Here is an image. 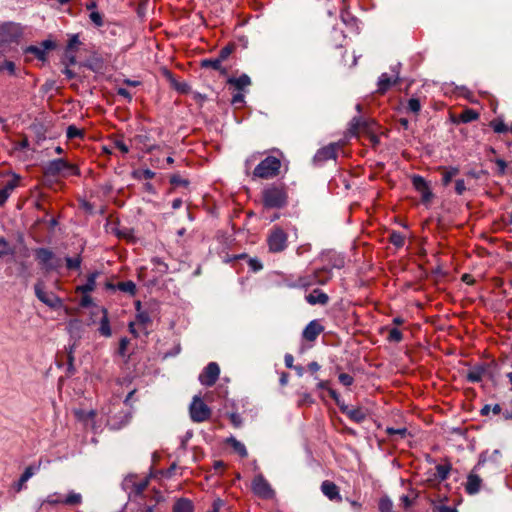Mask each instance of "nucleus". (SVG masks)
<instances>
[{
	"label": "nucleus",
	"mask_w": 512,
	"mask_h": 512,
	"mask_svg": "<svg viewBox=\"0 0 512 512\" xmlns=\"http://www.w3.org/2000/svg\"><path fill=\"white\" fill-rule=\"evenodd\" d=\"M107 232L114 234L118 238L125 239L128 242H134V231L129 226H110Z\"/></svg>",
	"instance_id": "a211bd4d"
},
{
	"label": "nucleus",
	"mask_w": 512,
	"mask_h": 512,
	"mask_svg": "<svg viewBox=\"0 0 512 512\" xmlns=\"http://www.w3.org/2000/svg\"><path fill=\"white\" fill-rule=\"evenodd\" d=\"M44 174L49 177L79 175V170L75 165L64 159H55L48 162L44 167Z\"/></svg>",
	"instance_id": "7ed1b4c3"
},
{
	"label": "nucleus",
	"mask_w": 512,
	"mask_h": 512,
	"mask_svg": "<svg viewBox=\"0 0 512 512\" xmlns=\"http://www.w3.org/2000/svg\"><path fill=\"white\" fill-rule=\"evenodd\" d=\"M421 109L420 101L417 98H411L408 101V110L413 113H418Z\"/></svg>",
	"instance_id": "de8ad7c7"
},
{
	"label": "nucleus",
	"mask_w": 512,
	"mask_h": 512,
	"mask_svg": "<svg viewBox=\"0 0 512 512\" xmlns=\"http://www.w3.org/2000/svg\"><path fill=\"white\" fill-rule=\"evenodd\" d=\"M479 118V114L471 108H467L459 115V120L463 123H469Z\"/></svg>",
	"instance_id": "cd10ccee"
},
{
	"label": "nucleus",
	"mask_w": 512,
	"mask_h": 512,
	"mask_svg": "<svg viewBox=\"0 0 512 512\" xmlns=\"http://www.w3.org/2000/svg\"><path fill=\"white\" fill-rule=\"evenodd\" d=\"M305 299L310 305H326L329 301L328 295L319 289H315L311 293L307 294Z\"/></svg>",
	"instance_id": "aec40b11"
},
{
	"label": "nucleus",
	"mask_w": 512,
	"mask_h": 512,
	"mask_svg": "<svg viewBox=\"0 0 512 512\" xmlns=\"http://www.w3.org/2000/svg\"><path fill=\"white\" fill-rule=\"evenodd\" d=\"M386 432L388 435H400L401 437H404L406 435V428L401 429H394V428H387Z\"/></svg>",
	"instance_id": "680f3d73"
},
{
	"label": "nucleus",
	"mask_w": 512,
	"mask_h": 512,
	"mask_svg": "<svg viewBox=\"0 0 512 512\" xmlns=\"http://www.w3.org/2000/svg\"><path fill=\"white\" fill-rule=\"evenodd\" d=\"M82 503V496L80 493H76V492H70L64 499H63V504L64 505H70V506H74V505H79Z\"/></svg>",
	"instance_id": "c756f323"
},
{
	"label": "nucleus",
	"mask_w": 512,
	"mask_h": 512,
	"mask_svg": "<svg viewBox=\"0 0 512 512\" xmlns=\"http://www.w3.org/2000/svg\"><path fill=\"white\" fill-rule=\"evenodd\" d=\"M170 182L174 186H180V185L186 186V185H188V181L183 179L179 174H175V175L171 176Z\"/></svg>",
	"instance_id": "3c124183"
},
{
	"label": "nucleus",
	"mask_w": 512,
	"mask_h": 512,
	"mask_svg": "<svg viewBox=\"0 0 512 512\" xmlns=\"http://www.w3.org/2000/svg\"><path fill=\"white\" fill-rule=\"evenodd\" d=\"M288 199L284 186L272 185L262 192V200L265 207L280 208L286 205Z\"/></svg>",
	"instance_id": "f257e3e1"
},
{
	"label": "nucleus",
	"mask_w": 512,
	"mask_h": 512,
	"mask_svg": "<svg viewBox=\"0 0 512 512\" xmlns=\"http://www.w3.org/2000/svg\"><path fill=\"white\" fill-rule=\"evenodd\" d=\"M281 168V161L274 156H268L262 160L254 169V177L270 179L276 177Z\"/></svg>",
	"instance_id": "f03ea898"
},
{
	"label": "nucleus",
	"mask_w": 512,
	"mask_h": 512,
	"mask_svg": "<svg viewBox=\"0 0 512 512\" xmlns=\"http://www.w3.org/2000/svg\"><path fill=\"white\" fill-rule=\"evenodd\" d=\"M34 475V468L32 466H28L19 479V488L20 490L22 486Z\"/></svg>",
	"instance_id": "a19ab883"
},
{
	"label": "nucleus",
	"mask_w": 512,
	"mask_h": 512,
	"mask_svg": "<svg viewBox=\"0 0 512 512\" xmlns=\"http://www.w3.org/2000/svg\"><path fill=\"white\" fill-rule=\"evenodd\" d=\"M12 252L13 251L9 243L3 238H0V259L9 254H12Z\"/></svg>",
	"instance_id": "37998d69"
},
{
	"label": "nucleus",
	"mask_w": 512,
	"mask_h": 512,
	"mask_svg": "<svg viewBox=\"0 0 512 512\" xmlns=\"http://www.w3.org/2000/svg\"><path fill=\"white\" fill-rule=\"evenodd\" d=\"M374 122H368L361 118H354L350 123L349 132L354 136L366 135L373 146L379 143V138L374 133Z\"/></svg>",
	"instance_id": "20e7f679"
},
{
	"label": "nucleus",
	"mask_w": 512,
	"mask_h": 512,
	"mask_svg": "<svg viewBox=\"0 0 512 512\" xmlns=\"http://www.w3.org/2000/svg\"><path fill=\"white\" fill-rule=\"evenodd\" d=\"M321 491L331 501L340 502L342 500L338 486L332 481H323L321 484Z\"/></svg>",
	"instance_id": "dca6fc26"
},
{
	"label": "nucleus",
	"mask_w": 512,
	"mask_h": 512,
	"mask_svg": "<svg viewBox=\"0 0 512 512\" xmlns=\"http://www.w3.org/2000/svg\"><path fill=\"white\" fill-rule=\"evenodd\" d=\"M42 44L44 48L38 46H29L25 49V53L33 54L39 60H45L46 49L52 48L53 45L51 41H44Z\"/></svg>",
	"instance_id": "5701e85b"
},
{
	"label": "nucleus",
	"mask_w": 512,
	"mask_h": 512,
	"mask_svg": "<svg viewBox=\"0 0 512 512\" xmlns=\"http://www.w3.org/2000/svg\"><path fill=\"white\" fill-rule=\"evenodd\" d=\"M267 241L271 252H281L286 248L287 235L282 229L275 228L272 230Z\"/></svg>",
	"instance_id": "1a4fd4ad"
},
{
	"label": "nucleus",
	"mask_w": 512,
	"mask_h": 512,
	"mask_svg": "<svg viewBox=\"0 0 512 512\" xmlns=\"http://www.w3.org/2000/svg\"><path fill=\"white\" fill-rule=\"evenodd\" d=\"M317 388L329 391V389L331 388L330 387V381H328V380H321V381H319L318 384H317Z\"/></svg>",
	"instance_id": "774afa93"
},
{
	"label": "nucleus",
	"mask_w": 512,
	"mask_h": 512,
	"mask_svg": "<svg viewBox=\"0 0 512 512\" xmlns=\"http://www.w3.org/2000/svg\"><path fill=\"white\" fill-rule=\"evenodd\" d=\"M412 185L421 194V198L424 203L430 202L433 194L429 188L428 183L423 177L414 175L412 177Z\"/></svg>",
	"instance_id": "f8f14e48"
},
{
	"label": "nucleus",
	"mask_w": 512,
	"mask_h": 512,
	"mask_svg": "<svg viewBox=\"0 0 512 512\" xmlns=\"http://www.w3.org/2000/svg\"><path fill=\"white\" fill-rule=\"evenodd\" d=\"M455 191L459 195H462L466 191V185H465V181L463 179L456 180Z\"/></svg>",
	"instance_id": "13d9d810"
},
{
	"label": "nucleus",
	"mask_w": 512,
	"mask_h": 512,
	"mask_svg": "<svg viewBox=\"0 0 512 512\" xmlns=\"http://www.w3.org/2000/svg\"><path fill=\"white\" fill-rule=\"evenodd\" d=\"M339 148L340 145L338 143H330L316 152L314 160L321 163L330 159H335Z\"/></svg>",
	"instance_id": "4468645a"
},
{
	"label": "nucleus",
	"mask_w": 512,
	"mask_h": 512,
	"mask_svg": "<svg viewBox=\"0 0 512 512\" xmlns=\"http://www.w3.org/2000/svg\"><path fill=\"white\" fill-rule=\"evenodd\" d=\"M329 395L331 396V398L336 402V404L340 407L342 405H344L343 403L340 402V396L339 394L337 393L336 390L330 388L329 391H328Z\"/></svg>",
	"instance_id": "0e129e2a"
},
{
	"label": "nucleus",
	"mask_w": 512,
	"mask_h": 512,
	"mask_svg": "<svg viewBox=\"0 0 512 512\" xmlns=\"http://www.w3.org/2000/svg\"><path fill=\"white\" fill-rule=\"evenodd\" d=\"M75 416L78 420L83 422H88L89 420L93 421L96 417V411L95 410H77L75 411Z\"/></svg>",
	"instance_id": "c85d7f7f"
},
{
	"label": "nucleus",
	"mask_w": 512,
	"mask_h": 512,
	"mask_svg": "<svg viewBox=\"0 0 512 512\" xmlns=\"http://www.w3.org/2000/svg\"><path fill=\"white\" fill-rule=\"evenodd\" d=\"M118 289L133 295L136 291V285L132 281L119 282Z\"/></svg>",
	"instance_id": "4c0bfd02"
},
{
	"label": "nucleus",
	"mask_w": 512,
	"mask_h": 512,
	"mask_svg": "<svg viewBox=\"0 0 512 512\" xmlns=\"http://www.w3.org/2000/svg\"><path fill=\"white\" fill-rule=\"evenodd\" d=\"M190 415L193 421L204 422L209 419L211 411L204 401L196 396L190 405Z\"/></svg>",
	"instance_id": "0eeeda50"
},
{
	"label": "nucleus",
	"mask_w": 512,
	"mask_h": 512,
	"mask_svg": "<svg viewBox=\"0 0 512 512\" xmlns=\"http://www.w3.org/2000/svg\"><path fill=\"white\" fill-rule=\"evenodd\" d=\"M35 294L37 296V298L45 303L46 305H48L49 307H52V308H57V307H61L62 306V301L60 298H58L57 296H55L54 294L52 293H47L45 290H44V285L42 282H38L36 285H35Z\"/></svg>",
	"instance_id": "9b49d317"
},
{
	"label": "nucleus",
	"mask_w": 512,
	"mask_h": 512,
	"mask_svg": "<svg viewBox=\"0 0 512 512\" xmlns=\"http://www.w3.org/2000/svg\"><path fill=\"white\" fill-rule=\"evenodd\" d=\"M400 500H401L402 505H403V507H404L405 509H408V508H409V507H411V506H412V504H413V499H411V498H410L409 496H407V495H403V496L401 497V499H400Z\"/></svg>",
	"instance_id": "69168bd1"
},
{
	"label": "nucleus",
	"mask_w": 512,
	"mask_h": 512,
	"mask_svg": "<svg viewBox=\"0 0 512 512\" xmlns=\"http://www.w3.org/2000/svg\"><path fill=\"white\" fill-rule=\"evenodd\" d=\"M458 173V169L453 168L450 171H446L443 175L442 181L444 185H448L452 178Z\"/></svg>",
	"instance_id": "8fccbe9b"
},
{
	"label": "nucleus",
	"mask_w": 512,
	"mask_h": 512,
	"mask_svg": "<svg viewBox=\"0 0 512 512\" xmlns=\"http://www.w3.org/2000/svg\"><path fill=\"white\" fill-rule=\"evenodd\" d=\"M2 70L5 69L8 71L10 75H15L16 73V65L13 61L6 60L3 64Z\"/></svg>",
	"instance_id": "4d7b16f0"
},
{
	"label": "nucleus",
	"mask_w": 512,
	"mask_h": 512,
	"mask_svg": "<svg viewBox=\"0 0 512 512\" xmlns=\"http://www.w3.org/2000/svg\"><path fill=\"white\" fill-rule=\"evenodd\" d=\"M332 273L328 269H318L310 274L299 277L297 286L301 288H309L316 284L324 285L331 279Z\"/></svg>",
	"instance_id": "39448f33"
},
{
	"label": "nucleus",
	"mask_w": 512,
	"mask_h": 512,
	"mask_svg": "<svg viewBox=\"0 0 512 512\" xmlns=\"http://www.w3.org/2000/svg\"><path fill=\"white\" fill-rule=\"evenodd\" d=\"M252 490L255 495L262 499H272L275 495L269 482L263 475H257L252 481Z\"/></svg>",
	"instance_id": "6e6552de"
},
{
	"label": "nucleus",
	"mask_w": 512,
	"mask_h": 512,
	"mask_svg": "<svg viewBox=\"0 0 512 512\" xmlns=\"http://www.w3.org/2000/svg\"><path fill=\"white\" fill-rule=\"evenodd\" d=\"M228 82L234 85L238 90H243L245 87L251 84L250 77L246 74H242L238 78L229 79Z\"/></svg>",
	"instance_id": "bb28decb"
},
{
	"label": "nucleus",
	"mask_w": 512,
	"mask_h": 512,
	"mask_svg": "<svg viewBox=\"0 0 512 512\" xmlns=\"http://www.w3.org/2000/svg\"><path fill=\"white\" fill-rule=\"evenodd\" d=\"M202 67L220 70L222 67V61L218 57L214 59H205L202 61Z\"/></svg>",
	"instance_id": "c9c22d12"
},
{
	"label": "nucleus",
	"mask_w": 512,
	"mask_h": 512,
	"mask_svg": "<svg viewBox=\"0 0 512 512\" xmlns=\"http://www.w3.org/2000/svg\"><path fill=\"white\" fill-rule=\"evenodd\" d=\"M128 345H129V340H128L127 338H122V339L120 340V342H119V348H118V353H119L121 356H125V355H126Z\"/></svg>",
	"instance_id": "6e6d98bb"
},
{
	"label": "nucleus",
	"mask_w": 512,
	"mask_h": 512,
	"mask_svg": "<svg viewBox=\"0 0 512 512\" xmlns=\"http://www.w3.org/2000/svg\"><path fill=\"white\" fill-rule=\"evenodd\" d=\"M231 447L234 449L235 452H237L241 457L247 456V450L243 443L239 442L235 438H230L228 440Z\"/></svg>",
	"instance_id": "473e14b6"
},
{
	"label": "nucleus",
	"mask_w": 512,
	"mask_h": 512,
	"mask_svg": "<svg viewBox=\"0 0 512 512\" xmlns=\"http://www.w3.org/2000/svg\"><path fill=\"white\" fill-rule=\"evenodd\" d=\"M90 17V20L98 27L102 26L103 25V19H102V15L97 12V11H93L90 13L89 15Z\"/></svg>",
	"instance_id": "09e8293b"
},
{
	"label": "nucleus",
	"mask_w": 512,
	"mask_h": 512,
	"mask_svg": "<svg viewBox=\"0 0 512 512\" xmlns=\"http://www.w3.org/2000/svg\"><path fill=\"white\" fill-rule=\"evenodd\" d=\"M482 484V479L474 473H470L467 477L465 490L468 494L473 495L479 492Z\"/></svg>",
	"instance_id": "412c9836"
},
{
	"label": "nucleus",
	"mask_w": 512,
	"mask_h": 512,
	"mask_svg": "<svg viewBox=\"0 0 512 512\" xmlns=\"http://www.w3.org/2000/svg\"><path fill=\"white\" fill-rule=\"evenodd\" d=\"M18 36L17 27L11 23L0 25V39L3 42H11Z\"/></svg>",
	"instance_id": "6ab92c4d"
},
{
	"label": "nucleus",
	"mask_w": 512,
	"mask_h": 512,
	"mask_svg": "<svg viewBox=\"0 0 512 512\" xmlns=\"http://www.w3.org/2000/svg\"><path fill=\"white\" fill-rule=\"evenodd\" d=\"M83 134V131L74 125H70L67 127L66 136L70 140L74 138H82Z\"/></svg>",
	"instance_id": "e433bc0d"
},
{
	"label": "nucleus",
	"mask_w": 512,
	"mask_h": 512,
	"mask_svg": "<svg viewBox=\"0 0 512 512\" xmlns=\"http://www.w3.org/2000/svg\"><path fill=\"white\" fill-rule=\"evenodd\" d=\"M504 418L512 419V398L509 401H504Z\"/></svg>",
	"instance_id": "603ef678"
},
{
	"label": "nucleus",
	"mask_w": 512,
	"mask_h": 512,
	"mask_svg": "<svg viewBox=\"0 0 512 512\" xmlns=\"http://www.w3.org/2000/svg\"><path fill=\"white\" fill-rule=\"evenodd\" d=\"M80 44L78 35H72L68 41L67 49L74 50Z\"/></svg>",
	"instance_id": "bf43d9fd"
},
{
	"label": "nucleus",
	"mask_w": 512,
	"mask_h": 512,
	"mask_svg": "<svg viewBox=\"0 0 512 512\" xmlns=\"http://www.w3.org/2000/svg\"><path fill=\"white\" fill-rule=\"evenodd\" d=\"M35 257L39 265L46 271L57 270L62 266V261L48 249L40 248L35 251Z\"/></svg>",
	"instance_id": "423d86ee"
},
{
	"label": "nucleus",
	"mask_w": 512,
	"mask_h": 512,
	"mask_svg": "<svg viewBox=\"0 0 512 512\" xmlns=\"http://www.w3.org/2000/svg\"><path fill=\"white\" fill-rule=\"evenodd\" d=\"M220 374V368L217 363L210 362L199 375V381L204 386H212L217 381Z\"/></svg>",
	"instance_id": "9d476101"
},
{
	"label": "nucleus",
	"mask_w": 512,
	"mask_h": 512,
	"mask_svg": "<svg viewBox=\"0 0 512 512\" xmlns=\"http://www.w3.org/2000/svg\"><path fill=\"white\" fill-rule=\"evenodd\" d=\"M383 331L388 332V335L386 336V339L388 342L399 343L403 340L402 332L396 327H393V328L385 327V328H383Z\"/></svg>",
	"instance_id": "a878e982"
},
{
	"label": "nucleus",
	"mask_w": 512,
	"mask_h": 512,
	"mask_svg": "<svg viewBox=\"0 0 512 512\" xmlns=\"http://www.w3.org/2000/svg\"><path fill=\"white\" fill-rule=\"evenodd\" d=\"M133 177L137 179H153L155 172L150 169L138 170L133 172Z\"/></svg>",
	"instance_id": "ea45409f"
},
{
	"label": "nucleus",
	"mask_w": 512,
	"mask_h": 512,
	"mask_svg": "<svg viewBox=\"0 0 512 512\" xmlns=\"http://www.w3.org/2000/svg\"><path fill=\"white\" fill-rule=\"evenodd\" d=\"M339 382L346 387L351 386L354 383V378L347 373H340L338 376Z\"/></svg>",
	"instance_id": "49530a36"
},
{
	"label": "nucleus",
	"mask_w": 512,
	"mask_h": 512,
	"mask_svg": "<svg viewBox=\"0 0 512 512\" xmlns=\"http://www.w3.org/2000/svg\"><path fill=\"white\" fill-rule=\"evenodd\" d=\"M114 146L123 154H127L129 152V147L125 144V142L122 139H116L114 141Z\"/></svg>",
	"instance_id": "5fc2aeb1"
},
{
	"label": "nucleus",
	"mask_w": 512,
	"mask_h": 512,
	"mask_svg": "<svg viewBox=\"0 0 512 512\" xmlns=\"http://www.w3.org/2000/svg\"><path fill=\"white\" fill-rule=\"evenodd\" d=\"M324 331V327L318 320L311 321L303 331V338L307 341L313 342Z\"/></svg>",
	"instance_id": "2eb2a0df"
},
{
	"label": "nucleus",
	"mask_w": 512,
	"mask_h": 512,
	"mask_svg": "<svg viewBox=\"0 0 512 512\" xmlns=\"http://www.w3.org/2000/svg\"><path fill=\"white\" fill-rule=\"evenodd\" d=\"M98 275H99L98 272H93V273L89 274L86 284L77 286L76 292L82 293V294H88V293L92 292L96 287V279H97Z\"/></svg>",
	"instance_id": "b1692460"
},
{
	"label": "nucleus",
	"mask_w": 512,
	"mask_h": 512,
	"mask_svg": "<svg viewBox=\"0 0 512 512\" xmlns=\"http://www.w3.org/2000/svg\"><path fill=\"white\" fill-rule=\"evenodd\" d=\"M100 332L103 336L106 337H109L111 335L110 324L106 316L101 320Z\"/></svg>",
	"instance_id": "a18cd8bd"
},
{
	"label": "nucleus",
	"mask_w": 512,
	"mask_h": 512,
	"mask_svg": "<svg viewBox=\"0 0 512 512\" xmlns=\"http://www.w3.org/2000/svg\"><path fill=\"white\" fill-rule=\"evenodd\" d=\"M489 125L496 133H505L510 131L504 121L499 118L492 120Z\"/></svg>",
	"instance_id": "2f4dec72"
},
{
	"label": "nucleus",
	"mask_w": 512,
	"mask_h": 512,
	"mask_svg": "<svg viewBox=\"0 0 512 512\" xmlns=\"http://www.w3.org/2000/svg\"><path fill=\"white\" fill-rule=\"evenodd\" d=\"M231 52H232V48L229 46H226L220 50L218 58L223 62L229 57Z\"/></svg>",
	"instance_id": "052dcab7"
},
{
	"label": "nucleus",
	"mask_w": 512,
	"mask_h": 512,
	"mask_svg": "<svg viewBox=\"0 0 512 512\" xmlns=\"http://www.w3.org/2000/svg\"><path fill=\"white\" fill-rule=\"evenodd\" d=\"M340 410L342 413L347 415L351 421L355 423H361L367 417V413L360 407L349 408L347 405H342L340 406Z\"/></svg>",
	"instance_id": "f3484780"
},
{
	"label": "nucleus",
	"mask_w": 512,
	"mask_h": 512,
	"mask_svg": "<svg viewBox=\"0 0 512 512\" xmlns=\"http://www.w3.org/2000/svg\"><path fill=\"white\" fill-rule=\"evenodd\" d=\"M482 376H483V369H474V370H471L468 372L467 374V379L470 381V382H479L481 381L482 379Z\"/></svg>",
	"instance_id": "79ce46f5"
},
{
	"label": "nucleus",
	"mask_w": 512,
	"mask_h": 512,
	"mask_svg": "<svg viewBox=\"0 0 512 512\" xmlns=\"http://www.w3.org/2000/svg\"><path fill=\"white\" fill-rule=\"evenodd\" d=\"M81 257L80 256H76L74 258H71V257H67L66 258V266L68 269H79L80 266H81Z\"/></svg>",
	"instance_id": "c03bdc74"
},
{
	"label": "nucleus",
	"mask_w": 512,
	"mask_h": 512,
	"mask_svg": "<svg viewBox=\"0 0 512 512\" xmlns=\"http://www.w3.org/2000/svg\"><path fill=\"white\" fill-rule=\"evenodd\" d=\"M230 421L231 423L233 424L234 427H240L241 423H242V420H241V417L240 415L236 414V413H232L230 416Z\"/></svg>",
	"instance_id": "e2e57ef3"
},
{
	"label": "nucleus",
	"mask_w": 512,
	"mask_h": 512,
	"mask_svg": "<svg viewBox=\"0 0 512 512\" xmlns=\"http://www.w3.org/2000/svg\"><path fill=\"white\" fill-rule=\"evenodd\" d=\"M172 512H194V504L188 498H178L172 506Z\"/></svg>",
	"instance_id": "4be33fe9"
},
{
	"label": "nucleus",
	"mask_w": 512,
	"mask_h": 512,
	"mask_svg": "<svg viewBox=\"0 0 512 512\" xmlns=\"http://www.w3.org/2000/svg\"><path fill=\"white\" fill-rule=\"evenodd\" d=\"M405 238L406 236L405 235H402L400 233H397V232H393L391 235H390V242L396 246L397 248H400L404 245L405 243Z\"/></svg>",
	"instance_id": "58836bf2"
},
{
	"label": "nucleus",
	"mask_w": 512,
	"mask_h": 512,
	"mask_svg": "<svg viewBox=\"0 0 512 512\" xmlns=\"http://www.w3.org/2000/svg\"><path fill=\"white\" fill-rule=\"evenodd\" d=\"M495 163H496V165L498 166L499 172H500L501 174H504L505 169H506V167H507L506 162H505L503 159H497V160L495 161Z\"/></svg>",
	"instance_id": "338daca9"
},
{
	"label": "nucleus",
	"mask_w": 512,
	"mask_h": 512,
	"mask_svg": "<svg viewBox=\"0 0 512 512\" xmlns=\"http://www.w3.org/2000/svg\"><path fill=\"white\" fill-rule=\"evenodd\" d=\"M490 411H492L494 415L502 414L504 416V402L501 404H495L493 406L486 405L482 408L481 412L483 415H488Z\"/></svg>",
	"instance_id": "7c9ffc66"
},
{
	"label": "nucleus",
	"mask_w": 512,
	"mask_h": 512,
	"mask_svg": "<svg viewBox=\"0 0 512 512\" xmlns=\"http://www.w3.org/2000/svg\"><path fill=\"white\" fill-rule=\"evenodd\" d=\"M378 508L380 512H392L393 503L388 497H382L379 500Z\"/></svg>",
	"instance_id": "f704fd0d"
},
{
	"label": "nucleus",
	"mask_w": 512,
	"mask_h": 512,
	"mask_svg": "<svg viewBox=\"0 0 512 512\" xmlns=\"http://www.w3.org/2000/svg\"><path fill=\"white\" fill-rule=\"evenodd\" d=\"M395 83L387 73L381 74L378 80V89L377 92L380 94H384L391 86Z\"/></svg>",
	"instance_id": "393cba45"
},
{
	"label": "nucleus",
	"mask_w": 512,
	"mask_h": 512,
	"mask_svg": "<svg viewBox=\"0 0 512 512\" xmlns=\"http://www.w3.org/2000/svg\"><path fill=\"white\" fill-rule=\"evenodd\" d=\"M19 182L20 177L17 175H13L12 178L9 179L2 188L6 191L8 196H10L13 190L19 186Z\"/></svg>",
	"instance_id": "72a5a7b5"
},
{
	"label": "nucleus",
	"mask_w": 512,
	"mask_h": 512,
	"mask_svg": "<svg viewBox=\"0 0 512 512\" xmlns=\"http://www.w3.org/2000/svg\"><path fill=\"white\" fill-rule=\"evenodd\" d=\"M63 499L60 495L54 493L52 495H49L47 497V500L46 502L51 504V505H56V504H63Z\"/></svg>",
	"instance_id": "864d4df0"
},
{
	"label": "nucleus",
	"mask_w": 512,
	"mask_h": 512,
	"mask_svg": "<svg viewBox=\"0 0 512 512\" xmlns=\"http://www.w3.org/2000/svg\"><path fill=\"white\" fill-rule=\"evenodd\" d=\"M450 471L451 465L448 463L436 465L434 469L435 478H426L425 481L430 487H435L448 478Z\"/></svg>",
	"instance_id": "ddd939ff"
}]
</instances>
